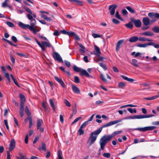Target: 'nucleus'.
Instances as JSON below:
<instances>
[{"label": "nucleus", "mask_w": 159, "mask_h": 159, "mask_svg": "<svg viewBox=\"0 0 159 159\" xmlns=\"http://www.w3.org/2000/svg\"><path fill=\"white\" fill-rule=\"evenodd\" d=\"M122 132V130L116 131L113 132L111 135H105L102 137L99 141L100 148L99 151L103 150L105 145L109 141L116 135L120 134Z\"/></svg>", "instance_id": "1"}, {"label": "nucleus", "mask_w": 159, "mask_h": 159, "mask_svg": "<svg viewBox=\"0 0 159 159\" xmlns=\"http://www.w3.org/2000/svg\"><path fill=\"white\" fill-rule=\"evenodd\" d=\"M122 120V119H119L117 120L110 121L105 125H104L102 127L98 129L96 131L92 132L90 135L89 137L91 138H95L96 139L97 136L102 130L103 128H104L116 124L118 123L121 122Z\"/></svg>", "instance_id": "2"}, {"label": "nucleus", "mask_w": 159, "mask_h": 159, "mask_svg": "<svg viewBox=\"0 0 159 159\" xmlns=\"http://www.w3.org/2000/svg\"><path fill=\"white\" fill-rule=\"evenodd\" d=\"M148 16L151 19V23L156 21L157 20L156 18H159V14L157 13L150 12L148 14Z\"/></svg>", "instance_id": "3"}, {"label": "nucleus", "mask_w": 159, "mask_h": 159, "mask_svg": "<svg viewBox=\"0 0 159 159\" xmlns=\"http://www.w3.org/2000/svg\"><path fill=\"white\" fill-rule=\"evenodd\" d=\"M36 21L35 19H33L30 21V25L28 26V29L34 34H36V31L35 29Z\"/></svg>", "instance_id": "4"}, {"label": "nucleus", "mask_w": 159, "mask_h": 159, "mask_svg": "<svg viewBox=\"0 0 159 159\" xmlns=\"http://www.w3.org/2000/svg\"><path fill=\"white\" fill-rule=\"evenodd\" d=\"M52 56L54 59L59 61V62H63V61L60 54L57 52H54L52 53Z\"/></svg>", "instance_id": "5"}, {"label": "nucleus", "mask_w": 159, "mask_h": 159, "mask_svg": "<svg viewBox=\"0 0 159 159\" xmlns=\"http://www.w3.org/2000/svg\"><path fill=\"white\" fill-rule=\"evenodd\" d=\"M156 127L154 126H148L143 128H137L135 129L136 130H138L143 132H145L148 130H153Z\"/></svg>", "instance_id": "6"}, {"label": "nucleus", "mask_w": 159, "mask_h": 159, "mask_svg": "<svg viewBox=\"0 0 159 159\" xmlns=\"http://www.w3.org/2000/svg\"><path fill=\"white\" fill-rule=\"evenodd\" d=\"M117 6L115 4H113L109 6V9L110 10V13L111 15H114L115 9L117 7Z\"/></svg>", "instance_id": "7"}, {"label": "nucleus", "mask_w": 159, "mask_h": 159, "mask_svg": "<svg viewBox=\"0 0 159 159\" xmlns=\"http://www.w3.org/2000/svg\"><path fill=\"white\" fill-rule=\"evenodd\" d=\"M132 21L133 22L136 27L139 28L141 26V22L139 20H136L134 18H132Z\"/></svg>", "instance_id": "8"}, {"label": "nucleus", "mask_w": 159, "mask_h": 159, "mask_svg": "<svg viewBox=\"0 0 159 159\" xmlns=\"http://www.w3.org/2000/svg\"><path fill=\"white\" fill-rule=\"evenodd\" d=\"M41 43H42V47H43V48L41 49L43 51L46 50L45 46L48 47H50L52 46L51 44L49 42L42 41L41 42Z\"/></svg>", "instance_id": "9"}, {"label": "nucleus", "mask_w": 159, "mask_h": 159, "mask_svg": "<svg viewBox=\"0 0 159 159\" xmlns=\"http://www.w3.org/2000/svg\"><path fill=\"white\" fill-rule=\"evenodd\" d=\"M54 78L55 80L59 83L62 87L63 88H65V84L61 79L59 78L58 77L56 76H54Z\"/></svg>", "instance_id": "10"}, {"label": "nucleus", "mask_w": 159, "mask_h": 159, "mask_svg": "<svg viewBox=\"0 0 159 159\" xmlns=\"http://www.w3.org/2000/svg\"><path fill=\"white\" fill-rule=\"evenodd\" d=\"M80 74L81 75H85L86 76L88 77H90L91 78H93V77L90 75L89 73L87 71L84 69H82L81 72L80 73Z\"/></svg>", "instance_id": "11"}, {"label": "nucleus", "mask_w": 159, "mask_h": 159, "mask_svg": "<svg viewBox=\"0 0 159 159\" xmlns=\"http://www.w3.org/2000/svg\"><path fill=\"white\" fill-rule=\"evenodd\" d=\"M15 147V141L13 139H12L9 145V150L12 151L13 150Z\"/></svg>", "instance_id": "12"}, {"label": "nucleus", "mask_w": 159, "mask_h": 159, "mask_svg": "<svg viewBox=\"0 0 159 159\" xmlns=\"http://www.w3.org/2000/svg\"><path fill=\"white\" fill-rule=\"evenodd\" d=\"M143 24L145 26H148L150 24V19L147 17H143Z\"/></svg>", "instance_id": "13"}, {"label": "nucleus", "mask_w": 159, "mask_h": 159, "mask_svg": "<svg viewBox=\"0 0 159 159\" xmlns=\"http://www.w3.org/2000/svg\"><path fill=\"white\" fill-rule=\"evenodd\" d=\"M124 40L123 39H121L119 40L117 43L116 46V50L117 51H118L120 48V45L122 43L124 42Z\"/></svg>", "instance_id": "14"}, {"label": "nucleus", "mask_w": 159, "mask_h": 159, "mask_svg": "<svg viewBox=\"0 0 159 159\" xmlns=\"http://www.w3.org/2000/svg\"><path fill=\"white\" fill-rule=\"evenodd\" d=\"M94 48L96 52V53H95V54L97 56H99V55L101 53L100 48L96 45H94Z\"/></svg>", "instance_id": "15"}, {"label": "nucleus", "mask_w": 159, "mask_h": 159, "mask_svg": "<svg viewBox=\"0 0 159 159\" xmlns=\"http://www.w3.org/2000/svg\"><path fill=\"white\" fill-rule=\"evenodd\" d=\"M72 89L73 91L75 93H80V89L76 86L74 85H72Z\"/></svg>", "instance_id": "16"}, {"label": "nucleus", "mask_w": 159, "mask_h": 159, "mask_svg": "<svg viewBox=\"0 0 159 159\" xmlns=\"http://www.w3.org/2000/svg\"><path fill=\"white\" fill-rule=\"evenodd\" d=\"M139 40V38L136 36L131 37L129 39V41L130 43H134L137 42Z\"/></svg>", "instance_id": "17"}, {"label": "nucleus", "mask_w": 159, "mask_h": 159, "mask_svg": "<svg viewBox=\"0 0 159 159\" xmlns=\"http://www.w3.org/2000/svg\"><path fill=\"white\" fill-rule=\"evenodd\" d=\"M18 25L21 28L25 29L27 28L28 29V26H29V25L24 24L21 22H19Z\"/></svg>", "instance_id": "18"}, {"label": "nucleus", "mask_w": 159, "mask_h": 159, "mask_svg": "<svg viewBox=\"0 0 159 159\" xmlns=\"http://www.w3.org/2000/svg\"><path fill=\"white\" fill-rule=\"evenodd\" d=\"M71 2H75L78 5L82 6L83 5V2L79 0H69Z\"/></svg>", "instance_id": "19"}, {"label": "nucleus", "mask_w": 159, "mask_h": 159, "mask_svg": "<svg viewBox=\"0 0 159 159\" xmlns=\"http://www.w3.org/2000/svg\"><path fill=\"white\" fill-rule=\"evenodd\" d=\"M141 35L148 36H152L154 34L151 31H146L141 34Z\"/></svg>", "instance_id": "20"}, {"label": "nucleus", "mask_w": 159, "mask_h": 159, "mask_svg": "<svg viewBox=\"0 0 159 159\" xmlns=\"http://www.w3.org/2000/svg\"><path fill=\"white\" fill-rule=\"evenodd\" d=\"M133 22L132 21V19L131 21L129 22L128 23L125 25V26L128 28L132 29L133 27V25L132 24Z\"/></svg>", "instance_id": "21"}, {"label": "nucleus", "mask_w": 159, "mask_h": 159, "mask_svg": "<svg viewBox=\"0 0 159 159\" xmlns=\"http://www.w3.org/2000/svg\"><path fill=\"white\" fill-rule=\"evenodd\" d=\"M96 139L95 138H91L89 137L88 140V143H89V146H91L92 144H93L95 141H96Z\"/></svg>", "instance_id": "22"}, {"label": "nucleus", "mask_w": 159, "mask_h": 159, "mask_svg": "<svg viewBox=\"0 0 159 159\" xmlns=\"http://www.w3.org/2000/svg\"><path fill=\"white\" fill-rule=\"evenodd\" d=\"M139 41H152V39H150L148 38H147L145 37H139Z\"/></svg>", "instance_id": "23"}, {"label": "nucleus", "mask_w": 159, "mask_h": 159, "mask_svg": "<svg viewBox=\"0 0 159 159\" xmlns=\"http://www.w3.org/2000/svg\"><path fill=\"white\" fill-rule=\"evenodd\" d=\"M152 44V43H148L147 44H139L137 45V46L140 48H146L150 45Z\"/></svg>", "instance_id": "24"}, {"label": "nucleus", "mask_w": 159, "mask_h": 159, "mask_svg": "<svg viewBox=\"0 0 159 159\" xmlns=\"http://www.w3.org/2000/svg\"><path fill=\"white\" fill-rule=\"evenodd\" d=\"M20 97L21 101L20 104H24L25 102V96L22 94H20Z\"/></svg>", "instance_id": "25"}, {"label": "nucleus", "mask_w": 159, "mask_h": 159, "mask_svg": "<svg viewBox=\"0 0 159 159\" xmlns=\"http://www.w3.org/2000/svg\"><path fill=\"white\" fill-rule=\"evenodd\" d=\"M122 78L125 80H126L127 81L129 82H133L134 81V80L132 78H129L123 75H121Z\"/></svg>", "instance_id": "26"}, {"label": "nucleus", "mask_w": 159, "mask_h": 159, "mask_svg": "<svg viewBox=\"0 0 159 159\" xmlns=\"http://www.w3.org/2000/svg\"><path fill=\"white\" fill-rule=\"evenodd\" d=\"M49 103H50L51 106V107H52V108L53 110V111H55V108L54 102H53V100L51 99H49Z\"/></svg>", "instance_id": "27"}, {"label": "nucleus", "mask_w": 159, "mask_h": 159, "mask_svg": "<svg viewBox=\"0 0 159 159\" xmlns=\"http://www.w3.org/2000/svg\"><path fill=\"white\" fill-rule=\"evenodd\" d=\"M27 120H28L29 121V128H30L32 125V118L31 116H29L25 120V121H26Z\"/></svg>", "instance_id": "28"}, {"label": "nucleus", "mask_w": 159, "mask_h": 159, "mask_svg": "<svg viewBox=\"0 0 159 159\" xmlns=\"http://www.w3.org/2000/svg\"><path fill=\"white\" fill-rule=\"evenodd\" d=\"M43 122V121L42 120L40 119H38L37 124V129H39L42 125Z\"/></svg>", "instance_id": "29"}, {"label": "nucleus", "mask_w": 159, "mask_h": 159, "mask_svg": "<svg viewBox=\"0 0 159 159\" xmlns=\"http://www.w3.org/2000/svg\"><path fill=\"white\" fill-rule=\"evenodd\" d=\"M138 61L135 59H133L132 60V62L131 63L133 66L136 67H138L139 66L137 64Z\"/></svg>", "instance_id": "30"}, {"label": "nucleus", "mask_w": 159, "mask_h": 159, "mask_svg": "<svg viewBox=\"0 0 159 159\" xmlns=\"http://www.w3.org/2000/svg\"><path fill=\"white\" fill-rule=\"evenodd\" d=\"M79 45L81 48L79 50L82 53H84L85 52L84 50L85 49V47L81 44H79Z\"/></svg>", "instance_id": "31"}, {"label": "nucleus", "mask_w": 159, "mask_h": 159, "mask_svg": "<svg viewBox=\"0 0 159 159\" xmlns=\"http://www.w3.org/2000/svg\"><path fill=\"white\" fill-rule=\"evenodd\" d=\"M126 86V84H125L122 82H119L118 84V87L120 89H123Z\"/></svg>", "instance_id": "32"}, {"label": "nucleus", "mask_w": 159, "mask_h": 159, "mask_svg": "<svg viewBox=\"0 0 159 159\" xmlns=\"http://www.w3.org/2000/svg\"><path fill=\"white\" fill-rule=\"evenodd\" d=\"M152 30L155 33H159V27L157 26H154Z\"/></svg>", "instance_id": "33"}, {"label": "nucleus", "mask_w": 159, "mask_h": 159, "mask_svg": "<svg viewBox=\"0 0 159 159\" xmlns=\"http://www.w3.org/2000/svg\"><path fill=\"white\" fill-rule=\"evenodd\" d=\"M73 68L74 71L76 72H80L82 70L80 68L77 67L76 66H74Z\"/></svg>", "instance_id": "34"}, {"label": "nucleus", "mask_w": 159, "mask_h": 159, "mask_svg": "<svg viewBox=\"0 0 159 159\" xmlns=\"http://www.w3.org/2000/svg\"><path fill=\"white\" fill-rule=\"evenodd\" d=\"M10 75H11V77L12 79V80H13L14 83V84L17 86L18 87H19L20 86L18 84V83L17 81L15 80V78L12 75V74H11Z\"/></svg>", "instance_id": "35"}, {"label": "nucleus", "mask_w": 159, "mask_h": 159, "mask_svg": "<svg viewBox=\"0 0 159 159\" xmlns=\"http://www.w3.org/2000/svg\"><path fill=\"white\" fill-rule=\"evenodd\" d=\"M134 119H139L144 118V116L143 115H135L134 116Z\"/></svg>", "instance_id": "36"}, {"label": "nucleus", "mask_w": 159, "mask_h": 159, "mask_svg": "<svg viewBox=\"0 0 159 159\" xmlns=\"http://www.w3.org/2000/svg\"><path fill=\"white\" fill-rule=\"evenodd\" d=\"M126 8L132 13H135V11L130 7L127 6L126 7Z\"/></svg>", "instance_id": "37"}, {"label": "nucleus", "mask_w": 159, "mask_h": 159, "mask_svg": "<svg viewBox=\"0 0 159 159\" xmlns=\"http://www.w3.org/2000/svg\"><path fill=\"white\" fill-rule=\"evenodd\" d=\"M42 148L41 147H39V149L40 150H43L45 151H46V144L43 143H42Z\"/></svg>", "instance_id": "38"}, {"label": "nucleus", "mask_w": 159, "mask_h": 159, "mask_svg": "<svg viewBox=\"0 0 159 159\" xmlns=\"http://www.w3.org/2000/svg\"><path fill=\"white\" fill-rule=\"evenodd\" d=\"M83 129V128L80 127V128L78 130V132L79 133V135H81L83 134H84V131Z\"/></svg>", "instance_id": "39"}, {"label": "nucleus", "mask_w": 159, "mask_h": 159, "mask_svg": "<svg viewBox=\"0 0 159 159\" xmlns=\"http://www.w3.org/2000/svg\"><path fill=\"white\" fill-rule=\"evenodd\" d=\"M25 112L28 115V116H30V112L29 110V109L28 108V107L27 106H26L25 107Z\"/></svg>", "instance_id": "40"}, {"label": "nucleus", "mask_w": 159, "mask_h": 159, "mask_svg": "<svg viewBox=\"0 0 159 159\" xmlns=\"http://www.w3.org/2000/svg\"><path fill=\"white\" fill-rule=\"evenodd\" d=\"M99 65L104 69V70H107V68L106 65L101 63H99Z\"/></svg>", "instance_id": "41"}, {"label": "nucleus", "mask_w": 159, "mask_h": 159, "mask_svg": "<svg viewBox=\"0 0 159 159\" xmlns=\"http://www.w3.org/2000/svg\"><path fill=\"white\" fill-rule=\"evenodd\" d=\"M5 23L10 27H13L14 26V24L11 22L7 21Z\"/></svg>", "instance_id": "42"}, {"label": "nucleus", "mask_w": 159, "mask_h": 159, "mask_svg": "<svg viewBox=\"0 0 159 159\" xmlns=\"http://www.w3.org/2000/svg\"><path fill=\"white\" fill-rule=\"evenodd\" d=\"M117 18V19L120 20H123L120 17V15L119 14V11H117L116 12V16H115Z\"/></svg>", "instance_id": "43"}, {"label": "nucleus", "mask_w": 159, "mask_h": 159, "mask_svg": "<svg viewBox=\"0 0 159 159\" xmlns=\"http://www.w3.org/2000/svg\"><path fill=\"white\" fill-rule=\"evenodd\" d=\"M92 35L94 38H101L102 37V35H99L94 33H93L92 34Z\"/></svg>", "instance_id": "44"}, {"label": "nucleus", "mask_w": 159, "mask_h": 159, "mask_svg": "<svg viewBox=\"0 0 159 159\" xmlns=\"http://www.w3.org/2000/svg\"><path fill=\"white\" fill-rule=\"evenodd\" d=\"M9 1V0H5L4 2L2 3V7H5L7 6V3Z\"/></svg>", "instance_id": "45"}, {"label": "nucleus", "mask_w": 159, "mask_h": 159, "mask_svg": "<svg viewBox=\"0 0 159 159\" xmlns=\"http://www.w3.org/2000/svg\"><path fill=\"white\" fill-rule=\"evenodd\" d=\"M100 78L101 80L104 82H107V80L105 78L104 76L102 74L101 75Z\"/></svg>", "instance_id": "46"}, {"label": "nucleus", "mask_w": 159, "mask_h": 159, "mask_svg": "<svg viewBox=\"0 0 159 159\" xmlns=\"http://www.w3.org/2000/svg\"><path fill=\"white\" fill-rule=\"evenodd\" d=\"M24 104H20L19 111H24Z\"/></svg>", "instance_id": "47"}, {"label": "nucleus", "mask_w": 159, "mask_h": 159, "mask_svg": "<svg viewBox=\"0 0 159 159\" xmlns=\"http://www.w3.org/2000/svg\"><path fill=\"white\" fill-rule=\"evenodd\" d=\"M74 82L76 83H80V79L77 76H75L74 77Z\"/></svg>", "instance_id": "48"}, {"label": "nucleus", "mask_w": 159, "mask_h": 159, "mask_svg": "<svg viewBox=\"0 0 159 159\" xmlns=\"http://www.w3.org/2000/svg\"><path fill=\"white\" fill-rule=\"evenodd\" d=\"M64 103L66 106L68 107L70 106V102L66 99H65L64 101Z\"/></svg>", "instance_id": "49"}, {"label": "nucleus", "mask_w": 159, "mask_h": 159, "mask_svg": "<svg viewBox=\"0 0 159 159\" xmlns=\"http://www.w3.org/2000/svg\"><path fill=\"white\" fill-rule=\"evenodd\" d=\"M82 119L81 117H79L76 118L72 123L71 125H73L74 123L77 122L79 120Z\"/></svg>", "instance_id": "50"}, {"label": "nucleus", "mask_w": 159, "mask_h": 159, "mask_svg": "<svg viewBox=\"0 0 159 159\" xmlns=\"http://www.w3.org/2000/svg\"><path fill=\"white\" fill-rule=\"evenodd\" d=\"M103 156L105 157L109 158L111 157V154L109 153H104L103 154Z\"/></svg>", "instance_id": "51"}, {"label": "nucleus", "mask_w": 159, "mask_h": 159, "mask_svg": "<svg viewBox=\"0 0 159 159\" xmlns=\"http://www.w3.org/2000/svg\"><path fill=\"white\" fill-rule=\"evenodd\" d=\"M88 121H86L84 122L80 126L81 128H83L84 127H85L86 125L88 124Z\"/></svg>", "instance_id": "52"}, {"label": "nucleus", "mask_w": 159, "mask_h": 159, "mask_svg": "<svg viewBox=\"0 0 159 159\" xmlns=\"http://www.w3.org/2000/svg\"><path fill=\"white\" fill-rule=\"evenodd\" d=\"M64 62L65 64L68 67H70V62L66 61V60H65L64 61Z\"/></svg>", "instance_id": "53"}, {"label": "nucleus", "mask_w": 159, "mask_h": 159, "mask_svg": "<svg viewBox=\"0 0 159 159\" xmlns=\"http://www.w3.org/2000/svg\"><path fill=\"white\" fill-rule=\"evenodd\" d=\"M112 20L113 22L116 24H118L120 23V21L116 19H113Z\"/></svg>", "instance_id": "54"}, {"label": "nucleus", "mask_w": 159, "mask_h": 159, "mask_svg": "<svg viewBox=\"0 0 159 159\" xmlns=\"http://www.w3.org/2000/svg\"><path fill=\"white\" fill-rule=\"evenodd\" d=\"M25 10L29 13L30 14H32V12L30 9L29 8L25 7Z\"/></svg>", "instance_id": "55"}, {"label": "nucleus", "mask_w": 159, "mask_h": 159, "mask_svg": "<svg viewBox=\"0 0 159 159\" xmlns=\"http://www.w3.org/2000/svg\"><path fill=\"white\" fill-rule=\"evenodd\" d=\"M150 43H152V45H150L153 46L156 48H159V44H155L151 42Z\"/></svg>", "instance_id": "56"}, {"label": "nucleus", "mask_w": 159, "mask_h": 159, "mask_svg": "<svg viewBox=\"0 0 159 159\" xmlns=\"http://www.w3.org/2000/svg\"><path fill=\"white\" fill-rule=\"evenodd\" d=\"M67 35L70 36H72L75 35V33L72 32H67Z\"/></svg>", "instance_id": "57"}, {"label": "nucleus", "mask_w": 159, "mask_h": 159, "mask_svg": "<svg viewBox=\"0 0 159 159\" xmlns=\"http://www.w3.org/2000/svg\"><path fill=\"white\" fill-rule=\"evenodd\" d=\"M12 40L15 43H16L17 42V38L15 36H13L11 37Z\"/></svg>", "instance_id": "58"}, {"label": "nucleus", "mask_w": 159, "mask_h": 159, "mask_svg": "<svg viewBox=\"0 0 159 159\" xmlns=\"http://www.w3.org/2000/svg\"><path fill=\"white\" fill-rule=\"evenodd\" d=\"M26 16L28 19L30 20V21L33 20V16L31 15L28 14H27Z\"/></svg>", "instance_id": "59"}, {"label": "nucleus", "mask_w": 159, "mask_h": 159, "mask_svg": "<svg viewBox=\"0 0 159 159\" xmlns=\"http://www.w3.org/2000/svg\"><path fill=\"white\" fill-rule=\"evenodd\" d=\"M4 122L5 124V126L6 127L7 129L8 130H9V126L8 125L7 120H4Z\"/></svg>", "instance_id": "60"}, {"label": "nucleus", "mask_w": 159, "mask_h": 159, "mask_svg": "<svg viewBox=\"0 0 159 159\" xmlns=\"http://www.w3.org/2000/svg\"><path fill=\"white\" fill-rule=\"evenodd\" d=\"M112 69L113 71L116 72H118L119 71L117 68L115 66H114L112 67Z\"/></svg>", "instance_id": "61"}, {"label": "nucleus", "mask_w": 159, "mask_h": 159, "mask_svg": "<svg viewBox=\"0 0 159 159\" xmlns=\"http://www.w3.org/2000/svg\"><path fill=\"white\" fill-rule=\"evenodd\" d=\"M159 97V95H155L154 96H153L150 97L151 100H154Z\"/></svg>", "instance_id": "62"}, {"label": "nucleus", "mask_w": 159, "mask_h": 159, "mask_svg": "<svg viewBox=\"0 0 159 159\" xmlns=\"http://www.w3.org/2000/svg\"><path fill=\"white\" fill-rule=\"evenodd\" d=\"M122 13L124 15H126L128 14L127 11L125 9H124L122 10Z\"/></svg>", "instance_id": "63"}, {"label": "nucleus", "mask_w": 159, "mask_h": 159, "mask_svg": "<svg viewBox=\"0 0 159 159\" xmlns=\"http://www.w3.org/2000/svg\"><path fill=\"white\" fill-rule=\"evenodd\" d=\"M60 33H59L57 30H56L55 32H54L53 34L55 36H58L60 34Z\"/></svg>", "instance_id": "64"}]
</instances>
